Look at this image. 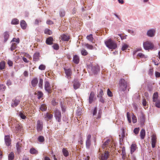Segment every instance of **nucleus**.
Wrapping results in <instances>:
<instances>
[{"label": "nucleus", "mask_w": 160, "mask_h": 160, "mask_svg": "<svg viewBox=\"0 0 160 160\" xmlns=\"http://www.w3.org/2000/svg\"><path fill=\"white\" fill-rule=\"evenodd\" d=\"M73 62L76 64L78 63L79 61V58L78 56L77 55H75L73 57Z\"/></svg>", "instance_id": "25"}, {"label": "nucleus", "mask_w": 160, "mask_h": 160, "mask_svg": "<svg viewBox=\"0 0 160 160\" xmlns=\"http://www.w3.org/2000/svg\"><path fill=\"white\" fill-rule=\"evenodd\" d=\"M155 31L154 29L148 30L147 32V35L149 37H152L154 36Z\"/></svg>", "instance_id": "21"}, {"label": "nucleus", "mask_w": 160, "mask_h": 160, "mask_svg": "<svg viewBox=\"0 0 160 160\" xmlns=\"http://www.w3.org/2000/svg\"><path fill=\"white\" fill-rule=\"evenodd\" d=\"M145 131L144 129H142L140 132V136L142 139H143L145 136Z\"/></svg>", "instance_id": "26"}, {"label": "nucleus", "mask_w": 160, "mask_h": 160, "mask_svg": "<svg viewBox=\"0 0 160 160\" xmlns=\"http://www.w3.org/2000/svg\"><path fill=\"white\" fill-rule=\"evenodd\" d=\"M19 116L22 119H25L26 118V116L23 113V112H19Z\"/></svg>", "instance_id": "41"}, {"label": "nucleus", "mask_w": 160, "mask_h": 160, "mask_svg": "<svg viewBox=\"0 0 160 160\" xmlns=\"http://www.w3.org/2000/svg\"><path fill=\"white\" fill-rule=\"evenodd\" d=\"M16 129V132L18 133L19 132V130H21V126L20 124H18L15 127Z\"/></svg>", "instance_id": "39"}, {"label": "nucleus", "mask_w": 160, "mask_h": 160, "mask_svg": "<svg viewBox=\"0 0 160 160\" xmlns=\"http://www.w3.org/2000/svg\"><path fill=\"white\" fill-rule=\"evenodd\" d=\"M105 43L106 46L110 49H114L117 47L116 43L111 38L105 41Z\"/></svg>", "instance_id": "1"}, {"label": "nucleus", "mask_w": 160, "mask_h": 160, "mask_svg": "<svg viewBox=\"0 0 160 160\" xmlns=\"http://www.w3.org/2000/svg\"><path fill=\"white\" fill-rule=\"evenodd\" d=\"M38 82V79L37 78H35L33 79L31 82L32 85L33 87H35Z\"/></svg>", "instance_id": "28"}, {"label": "nucleus", "mask_w": 160, "mask_h": 160, "mask_svg": "<svg viewBox=\"0 0 160 160\" xmlns=\"http://www.w3.org/2000/svg\"><path fill=\"white\" fill-rule=\"evenodd\" d=\"M52 103L54 106H56L58 104V102H56L54 99L52 101Z\"/></svg>", "instance_id": "64"}, {"label": "nucleus", "mask_w": 160, "mask_h": 160, "mask_svg": "<svg viewBox=\"0 0 160 160\" xmlns=\"http://www.w3.org/2000/svg\"><path fill=\"white\" fill-rule=\"evenodd\" d=\"M61 39L62 40L68 41L69 39V37L65 34H63L61 36Z\"/></svg>", "instance_id": "31"}, {"label": "nucleus", "mask_w": 160, "mask_h": 160, "mask_svg": "<svg viewBox=\"0 0 160 160\" xmlns=\"http://www.w3.org/2000/svg\"><path fill=\"white\" fill-rule=\"evenodd\" d=\"M45 68H46V67H45V65H43V64L40 65L38 68L40 70H45Z\"/></svg>", "instance_id": "53"}, {"label": "nucleus", "mask_w": 160, "mask_h": 160, "mask_svg": "<svg viewBox=\"0 0 160 160\" xmlns=\"http://www.w3.org/2000/svg\"><path fill=\"white\" fill-rule=\"evenodd\" d=\"M86 38L91 42H93V38L92 35V34L88 35L87 36Z\"/></svg>", "instance_id": "37"}, {"label": "nucleus", "mask_w": 160, "mask_h": 160, "mask_svg": "<svg viewBox=\"0 0 160 160\" xmlns=\"http://www.w3.org/2000/svg\"><path fill=\"white\" fill-rule=\"evenodd\" d=\"M122 154H126L125 148L124 147H123L122 149Z\"/></svg>", "instance_id": "63"}, {"label": "nucleus", "mask_w": 160, "mask_h": 160, "mask_svg": "<svg viewBox=\"0 0 160 160\" xmlns=\"http://www.w3.org/2000/svg\"><path fill=\"white\" fill-rule=\"evenodd\" d=\"M107 95L109 97H112V93L109 88L107 90Z\"/></svg>", "instance_id": "59"}, {"label": "nucleus", "mask_w": 160, "mask_h": 160, "mask_svg": "<svg viewBox=\"0 0 160 160\" xmlns=\"http://www.w3.org/2000/svg\"><path fill=\"white\" fill-rule=\"evenodd\" d=\"M14 158V155L13 152H11L8 155V158L9 160H13Z\"/></svg>", "instance_id": "34"}, {"label": "nucleus", "mask_w": 160, "mask_h": 160, "mask_svg": "<svg viewBox=\"0 0 160 160\" xmlns=\"http://www.w3.org/2000/svg\"><path fill=\"white\" fill-rule=\"evenodd\" d=\"M4 140L6 145L9 146L11 144V140L9 135H6L4 137Z\"/></svg>", "instance_id": "13"}, {"label": "nucleus", "mask_w": 160, "mask_h": 160, "mask_svg": "<svg viewBox=\"0 0 160 160\" xmlns=\"http://www.w3.org/2000/svg\"><path fill=\"white\" fill-rule=\"evenodd\" d=\"M38 139L39 142H42L44 141V137L42 136H39L38 138Z\"/></svg>", "instance_id": "46"}, {"label": "nucleus", "mask_w": 160, "mask_h": 160, "mask_svg": "<svg viewBox=\"0 0 160 160\" xmlns=\"http://www.w3.org/2000/svg\"><path fill=\"white\" fill-rule=\"evenodd\" d=\"M43 128V123L42 121L38 120L37 121V129L38 132H39L41 131Z\"/></svg>", "instance_id": "10"}, {"label": "nucleus", "mask_w": 160, "mask_h": 160, "mask_svg": "<svg viewBox=\"0 0 160 160\" xmlns=\"http://www.w3.org/2000/svg\"><path fill=\"white\" fill-rule=\"evenodd\" d=\"M153 72V70L152 68L150 69L148 71V74L150 76H152Z\"/></svg>", "instance_id": "61"}, {"label": "nucleus", "mask_w": 160, "mask_h": 160, "mask_svg": "<svg viewBox=\"0 0 160 160\" xmlns=\"http://www.w3.org/2000/svg\"><path fill=\"white\" fill-rule=\"evenodd\" d=\"M91 72L94 74H97L99 71V66L97 65H92L89 66Z\"/></svg>", "instance_id": "3"}, {"label": "nucleus", "mask_w": 160, "mask_h": 160, "mask_svg": "<svg viewBox=\"0 0 160 160\" xmlns=\"http://www.w3.org/2000/svg\"><path fill=\"white\" fill-rule=\"evenodd\" d=\"M119 140L120 142L123 141V138L125 137V133L124 130H123L121 133L119 134Z\"/></svg>", "instance_id": "23"}, {"label": "nucleus", "mask_w": 160, "mask_h": 160, "mask_svg": "<svg viewBox=\"0 0 160 160\" xmlns=\"http://www.w3.org/2000/svg\"><path fill=\"white\" fill-rule=\"evenodd\" d=\"M129 47L128 45L126 43H124L122 46V51H125Z\"/></svg>", "instance_id": "40"}, {"label": "nucleus", "mask_w": 160, "mask_h": 160, "mask_svg": "<svg viewBox=\"0 0 160 160\" xmlns=\"http://www.w3.org/2000/svg\"><path fill=\"white\" fill-rule=\"evenodd\" d=\"M54 117L58 122L61 121V112L58 109H55L54 111Z\"/></svg>", "instance_id": "4"}, {"label": "nucleus", "mask_w": 160, "mask_h": 160, "mask_svg": "<svg viewBox=\"0 0 160 160\" xmlns=\"http://www.w3.org/2000/svg\"><path fill=\"white\" fill-rule=\"evenodd\" d=\"M20 102V100L19 99H18L17 98L13 99L12 100L11 106L12 107H16L18 105Z\"/></svg>", "instance_id": "12"}, {"label": "nucleus", "mask_w": 160, "mask_h": 160, "mask_svg": "<svg viewBox=\"0 0 160 160\" xmlns=\"http://www.w3.org/2000/svg\"><path fill=\"white\" fill-rule=\"evenodd\" d=\"M53 115L52 114H50L49 112H47L45 118L47 121L53 118Z\"/></svg>", "instance_id": "29"}, {"label": "nucleus", "mask_w": 160, "mask_h": 160, "mask_svg": "<svg viewBox=\"0 0 160 160\" xmlns=\"http://www.w3.org/2000/svg\"><path fill=\"white\" fill-rule=\"evenodd\" d=\"M43 80L42 78H40L39 80V82L38 84L39 87L41 88H43Z\"/></svg>", "instance_id": "45"}, {"label": "nucleus", "mask_w": 160, "mask_h": 160, "mask_svg": "<svg viewBox=\"0 0 160 160\" xmlns=\"http://www.w3.org/2000/svg\"><path fill=\"white\" fill-rule=\"evenodd\" d=\"M97 113V108L95 107L94 108L93 112L92 114L93 116H95L94 117L96 118V119H99L101 118L102 115V112L100 110L98 113L97 116L96 115Z\"/></svg>", "instance_id": "6"}, {"label": "nucleus", "mask_w": 160, "mask_h": 160, "mask_svg": "<svg viewBox=\"0 0 160 160\" xmlns=\"http://www.w3.org/2000/svg\"><path fill=\"white\" fill-rule=\"evenodd\" d=\"M110 155L109 152L105 151L104 153L102 154L100 156V160H107Z\"/></svg>", "instance_id": "8"}, {"label": "nucleus", "mask_w": 160, "mask_h": 160, "mask_svg": "<svg viewBox=\"0 0 160 160\" xmlns=\"http://www.w3.org/2000/svg\"><path fill=\"white\" fill-rule=\"evenodd\" d=\"M22 144L21 142H17L16 144V148L17 150L18 153H19L21 152V147H22Z\"/></svg>", "instance_id": "22"}, {"label": "nucleus", "mask_w": 160, "mask_h": 160, "mask_svg": "<svg viewBox=\"0 0 160 160\" xmlns=\"http://www.w3.org/2000/svg\"><path fill=\"white\" fill-rule=\"evenodd\" d=\"M127 118L128 121L129 123H130L131 122V117H130V113L129 112H127Z\"/></svg>", "instance_id": "51"}, {"label": "nucleus", "mask_w": 160, "mask_h": 160, "mask_svg": "<svg viewBox=\"0 0 160 160\" xmlns=\"http://www.w3.org/2000/svg\"><path fill=\"white\" fill-rule=\"evenodd\" d=\"M40 53L38 52H36L33 56V60L36 62L38 61L39 59Z\"/></svg>", "instance_id": "19"}, {"label": "nucleus", "mask_w": 160, "mask_h": 160, "mask_svg": "<svg viewBox=\"0 0 160 160\" xmlns=\"http://www.w3.org/2000/svg\"><path fill=\"white\" fill-rule=\"evenodd\" d=\"M47 107L45 104H42L41 105L40 109L42 111H45L47 109Z\"/></svg>", "instance_id": "43"}, {"label": "nucleus", "mask_w": 160, "mask_h": 160, "mask_svg": "<svg viewBox=\"0 0 160 160\" xmlns=\"http://www.w3.org/2000/svg\"><path fill=\"white\" fill-rule=\"evenodd\" d=\"M158 94L157 92L154 93L153 96V100L154 102H156V101L158 100Z\"/></svg>", "instance_id": "33"}, {"label": "nucleus", "mask_w": 160, "mask_h": 160, "mask_svg": "<svg viewBox=\"0 0 160 160\" xmlns=\"http://www.w3.org/2000/svg\"><path fill=\"white\" fill-rule=\"evenodd\" d=\"M9 37V35L8 32H6L4 33V42H6L8 40Z\"/></svg>", "instance_id": "38"}, {"label": "nucleus", "mask_w": 160, "mask_h": 160, "mask_svg": "<svg viewBox=\"0 0 160 160\" xmlns=\"http://www.w3.org/2000/svg\"><path fill=\"white\" fill-rule=\"evenodd\" d=\"M19 41L20 40L19 38H14L11 42H17L18 43L19 42Z\"/></svg>", "instance_id": "60"}, {"label": "nucleus", "mask_w": 160, "mask_h": 160, "mask_svg": "<svg viewBox=\"0 0 160 160\" xmlns=\"http://www.w3.org/2000/svg\"><path fill=\"white\" fill-rule=\"evenodd\" d=\"M44 84L45 90L48 93H51L52 92L51 88L49 82L48 81H46L45 82Z\"/></svg>", "instance_id": "7"}, {"label": "nucleus", "mask_w": 160, "mask_h": 160, "mask_svg": "<svg viewBox=\"0 0 160 160\" xmlns=\"http://www.w3.org/2000/svg\"><path fill=\"white\" fill-rule=\"evenodd\" d=\"M98 98H99V101L102 103H104L105 102V99L103 98L102 96L101 97H98Z\"/></svg>", "instance_id": "52"}, {"label": "nucleus", "mask_w": 160, "mask_h": 160, "mask_svg": "<svg viewBox=\"0 0 160 160\" xmlns=\"http://www.w3.org/2000/svg\"><path fill=\"white\" fill-rule=\"evenodd\" d=\"M64 70L67 78L68 79L70 78L72 74V72L71 69L70 68L66 69L64 68Z\"/></svg>", "instance_id": "11"}, {"label": "nucleus", "mask_w": 160, "mask_h": 160, "mask_svg": "<svg viewBox=\"0 0 160 160\" xmlns=\"http://www.w3.org/2000/svg\"><path fill=\"white\" fill-rule=\"evenodd\" d=\"M5 63L3 61H1L0 63V70H3L5 69Z\"/></svg>", "instance_id": "35"}, {"label": "nucleus", "mask_w": 160, "mask_h": 160, "mask_svg": "<svg viewBox=\"0 0 160 160\" xmlns=\"http://www.w3.org/2000/svg\"><path fill=\"white\" fill-rule=\"evenodd\" d=\"M91 135L90 134H88L87 137V140L86 141V146L88 148H89L91 145Z\"/></svg>", "instance_id": "16"}, {"label": "nucleus", "mask_w": 160, "mask_h": 160, "mask_svg": "<svg viewBox=\"0 0 160 160\" xmlns=\"http://www.w3.org/2000/svg\"><path fill=\"white\" fill-rule=\"evenodd\" d=\"M156 106L158 108H160V101L158 100L155 102Z\"/></svg>", "instance_id": "54"}, {"label": "nucleus", "mask_w": 160, "mask_h": 160, "mask_svg": "<svg viewBox=\"0 0 160 160\" xmlns=\"http://www.w3.org/2000/svg\"><path fill=\"white\" fill-rule=\"evenodd\" d=\"M16 46L17 44L15 43H12L10 48L11 50L12 51L14 50L16 48Z\"/></svg>", "instance_id": "50"}, {"label": "nucleus", "mask_w": 160, "mask_h": 160, "mask_svg": "<svg viewBox=\"0 0 160 160\" xmlns=\"http://www.w3.org/2000/svg\"><path fill=\"white\" fill-rule=\"evenodd\" d=\"M139 120L141 125L142 126L144 125L145 122V115L143 114H142L140 117Z\"/></svg>", "instance_id": "17"}, {"label": "nucleus", "mask_w": 160, "mask_h": 160, "mask_svg": "<svg viewBox=\"0 0 160 160\" xmlns=\"http://www.w3.org/2000/svg\"><path fill=\"white\" fill-rule=\"evenodd\" d=\"M132 122L133 123H134L137 122V119L136 117L135 116L134 114L132 113Z\"/></svg>", "instance_id": "48"}, {"label": "nucleus", "mask_w": 160, "mask_h": 160, "mask_svg": "<svg viewBox=\"0 0 160 160\" xmlns=\"http://www.w3.org/2000/svg\"><path fill=\"white\" fill-rule=\"evenodd\" d=\"M95 94L94 92L92 91L90 92L88 98L89 103L91 104L95 99Z\"/></svg>", "instance_id": "9"}, {"label": "nucleus", "mask_w": 160, "mask_h": 160, "mask_svg": "<svg viewBox=\"0 0 160 160\" xmlns=\"http://www.w3.org/2000/svg\"><path fill=\"white\" fill-rule=\"evenodd\" d=\"M62 152L64 156L66 157H67L69 155L68 152L66 148H63L62 150Z\"/></svg>", "instance_id": "36"}, {"label": "nucleus", "mask_w": 160, "mask_h": 160, "mask_svg": "<svg viewBox=\"0 0 160 160\" xmlns=\"http://www.w3.org/2000/svg\"><path fill=\"white\" fill-rule=\"evenodd\" d=\"M111 142V140L110 139L107 140L105 142L102 144V147L103 148H105L107 147H109L110 148L111 147H112L110 145H109V144Z\"/></svg>", "instance_id": "18"}, {"label": "nucleus", "mask_w": 160, "mask_h": 160, "mask_svg": "<svg viewBox=\"0 0 160 160\" xmlns=\"http://www.w3.org/2000/svg\"><path fill=\"white\" fill-rule=\"evenodd\" d=\"M30 152L32 154L36 155L38 154V150L34 148H32L30 150Z\"/></svg>", "instance_id": "30"}, {"label": "nucleus", "mask_w": 160, "mask_h": 160, "mask_svg": "<svg viewBox=\"0 0 160 160\" xmlns=\"http://www.w3.org/2000/svg\"><path fill=\"white\" fill-rule=\"evenodd\" d=\"M104 89V88L103 87H101L100 88L98 89V94L97 97H101L104 94L103 92V90Z\"/></svg>", "instance_id": "15"}, {"label": "nucleus", "mask_w": 160, "mask_h": 160, "mask_svg": "<svg viewBox=\"0 0 160 160\" xmlns=\"http://www.w3.org/2000/svg\"><path fill=\"white\" fill-rule=\"evenodd\" d=\"M139 130V128H135L134 129L133 132L135 134H137L138 133Z\"/></svg>", "instance_id": "58"}, {"label": "nucleus", "mask_w": 160, "mask_h": 160, "mask_svg": "<svg viewBox=\"0 0 160 160\" xmlns=\"http://www.w3.org/2000/svg\"><path fill=\"white\" fill-rule=\"evenodd\" d=\"M119 83L120 89L122 91H125L127 86V82L124 79H122L120 80Z\"/></svg>", "instance_id": "2"}, {"label": "nucleus", "mask_w": 160, "mask_h": 160, "mask_svg": "<svg viewBox=\"0 0 160 160\" xmlns=\"http://www.w3.org/2000/svg\"><path fill=\"white\" fill-rule=\"evenodd\" d=\"M20 25L22 29H26L27 26V24L25 21H21L20 22Z\"/></svg>", "instance_id": "32"}, {"label": "nucleus", "mask_w": 160, "mask_h": 160, "mask_svg": "<svg viewBox=\"0 0 160 160\" xmlns=\"http://www.w3.org/2000/svg\"><path fill=\"white\" fill-rule=\"evenodd\" d=\"M73 87L75 89L78 88L80 86V84L79 82L77 80H74L73 82Z\"/></svg>", "instance_id": "24"}, {"label": "nucleus", "mask_w": 160, "mask_h": 160, "mask_svg": "<svg viewBox=\"0 0 160 160\" xmlns=\"http://www.w3.org/2000/svg\"><path fill=\"white\" fill-rule=\"evenodd\" d=\"M152 148L155 147L156 143L157 142V137L156 135L153 134L152 136Z\"/></svg>", "instance_id": "14"}, {"label": "nucleus", "mask_w": 160, "mask_h": 160, "mask_svg": "<svg viewBox=\"0 0 160 160\" xmlns=\"http://www.w3.org/2000/svg\"><path fill=\"white\" fill-rule=\"evenodd\" d=\"M81 53L82 55L83 56H86L88 55V52L84 48L81 50Z\"/></svg>", "instance_id": "42"}, {"label": "nucleus", "mask_w": 160, "mask_h": 160, "mask_svg": "<svg viewBox=\"0 0 160 160\" xmlns=\"http://www.w3.org/2000/svg\"><path fill=\"white\" fill-rule=\"evenodd\" d=\"M6 89V87L3 84H0V91H4Z\"/></svg>", "instance_id": "56"}, {"label": "nucleus", "mask_w": 160, "mask_h": 160, "mask_svg": "<svg viewBox=\"0 0 160 160\" xmlns=\"http://www.w3.org/2000/svg\"><path fill=\"white\" fill-rule=\"evenodd\" d=\"M44 33L46 34L51 35L52 34V32L50 29H46L44 31Z\"/></svg>", "instance_id": "49"}, {"label": "nucleus", "mask_w": 160, "mask_h": 160, "mask_svg": "<svg viewBox=\"0 0 160 160\" xmlns=\"http://www.w3.org/2000/svg\"><path fill=\"white\" fill-rule=\"evenodd\" d=\"M143 46L144 48L146 50L151 49L153 47V44L151 42L148 41L144 42Z\"/></svg>", "instance_id": "5"}, {"label": "nucleus", "mask_w": 160, "mask_h": 160, "mask_svg": "<svg viewBox=\"0 0 160 160\" xmlns=\"http://www.w3.org/2000/svg\"><path fill=\"white\" fill-rule=\"evenodd\" d=\"M53 38L52 37L47 38L46 41V43L48 45H52L53 43Z\"/></svg>", "instance_id": "20"}, {"label": "nucleus", "mask_w": 160, "mask_h": 160, "mask_svg": "<svg viewBox=\"0 0 160 160\" xmlns=\"http://www.w3.org/2000/svg\"><path fill=\"white\" fill-rule=\"evenodd\" d=\"M52 47L54 49L57 50L59 48V46L57 44H54L53 46Z\"/></svg>", "instance_id": "55"}, {"label": "nucleus", "mask_w": 160, "mask_h": 160, "mask_svg": "<svg viewBox=\"0 0 160 160\" xmlns=\"http://www.w3.org/2000/svg\"><path fill=\"white\" fill-rule=\"evenodd\" d=\"M144 57V55L141 53H140L138 54L137 55V58H138V57L140 58H143Z\"/></svg>", "instance_id": "62"}, {"label": "nucleus", "mask_w": 160, "mask_h": 160, "mask_svg": "<svg viewBox=\"0 0 160 160\" xmlns=\"http://www.w3.org/2000/svg\"><path fill=\"white\" fill-rule=\"evenodd\" d=\"M18 23L19 20L16 18L13 19L11 22V23L12 24H17Z\"/></svg>", "instance_id": "44"}, {"label": "nucleus", "mask_w": 160, "mask_h": 160, "mask_svg": "<svg viewBox=\"0 0 160 160\" xmlns=\"http://www.w3.org/2000/svg\"><path fill=\"white\" fill-rule=\"evenodd\" d=\"M37 96L38 98L40 99L43 97V94L42 92L39 91L37 93Z\"/></svg>", "instance_id": "47"}, {"label": "nucleus", "mask_w": 160, "mask_h": 160, "mask_svg": "<svg viewBox=\"0 0 160 160\" xmlns=\"http://www.w3.org/2000/svg\"><path fill=\"white\" fill-rule=\"evenodd\" d=\"M137 148V145L135 143H133L131 147V152L132 154L136 150Z\"/></svg>", "instance_id": "27"}, {"label": "nucleus", "mask_w": 160, "mask_h": 160, "mask_svg": "<svg viewBox=\"0 0 160 160\" xmlns=\"http://www.w3.org/2000/svg\"><path fill=\"white\" fill-rule=\"evenodd\" d=\"M85 46L89 49H92L93 48V46L92 45H89L88 44H85Z\"/></svg>", "instance_id": "57"}]
</instances>
